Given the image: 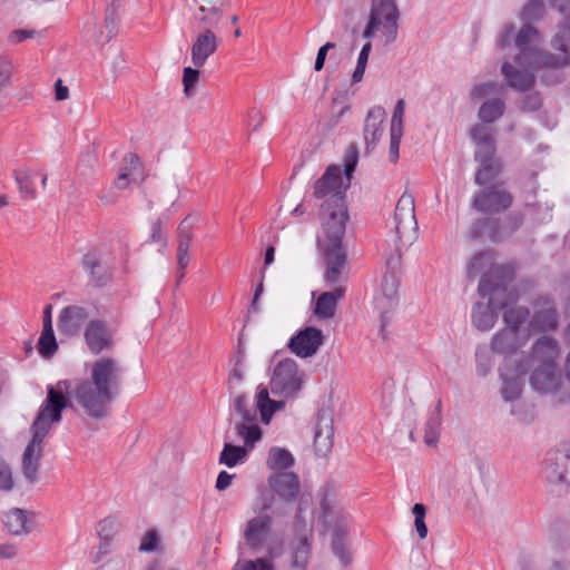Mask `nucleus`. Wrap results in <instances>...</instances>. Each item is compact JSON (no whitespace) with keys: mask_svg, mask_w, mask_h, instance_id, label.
Instances as JSON below:
<instances>
[{"mask_svg":"<svg viewBox=\"0 0 570 570\" xmlns=\"http://www.w3.org/2000/svg\"><path fill=\"white\" fill-rule=\"evenodd\" d=\"M122 376L124 367L118 360L101 357L91 364L89 377L80 380L75 387L70 381L62 380L56 386L49 385L47 390H60L67 401L66 407L81 410L94 420H104L119 394Z\"/></svg>","mask_w":570,"mask_h":570,"instance_id":"1","label":"nucleus"},{"mask_svg":"<svg viewBox=\"0 0 570 570\" xmlns=\"http://www.w3.org/2000/svg\"><path fill=\"white\" fill-rule=\"evenodd\" d=\"M345 190L341 169L330 166L314 185V197L320 200V218L323 230L330 244L327 246H342L348 219L345 204Z\"/></svg>","mask_w":570,"mask_h":570,"instance_id":"2","label":"nucleus"},{"mask_svg":"<svg viewBox=\"0 0 570 570\" xmlns=\"http://www.w3.org/2000/svg\"><path fill=\"white\" fill-rule=\"evenodd\" d=\"M514 278L513 269L509 266H491L479 283L478 291L487 303H475L472 308V323L482 332L490 331L497 323V309L509 307L517 302L518 293L511 286Z\"/></svg>","mask_w":570,"mask_h":570,"instance_id":"3","label":"nucleus"},{"mask_svg":"<svg viewBox=\"0 0 570 570\" xmlns=\"http://www.w3.org/2000/svg\"><path fill=\"white\" fill-rule=\"evenodd\" d=\"M66 404L67 401L60 390L48 389L47 397L30 428L31 441L22 454V473L29 484H35L39 480L42 442L52 425L61 421V413L66 409Z\"/></svg>","mask_w":570,"mask_h":570,"instance_id":"4","label":"nucleus"},{"mask_svg":"<svg viewBox=\"0 0 570 570\" xmlns=\"http://www.w3.org/2000/svg\"><path fill=\"white\" fill-rule=\"evenodd\" d=\"M234 409L240 417V421L235 423V433L243 440L244 446L233 445L230 443L224 445L219 456V463L228 468H233L242 461L262 438L257 411L248 406L245 394L240 393L235 396Z\"/></svg>","mask_w":570,"mask_h":570,"instance_id":"5","label":"nucleus"},{"mask_svg":"<svg viewBox=\"0 0 570 570\" xmlns=\"http://www.w3.org/2000/svg\"><path fill=\"white\" fill-rule=\"evenodd\" d=\"M470 135L475 144V160L480 163L475 184L484 186L493 181L501 170L500 160L495 157L494 130L489 126L475 125Z\"/></svg>","mask_w":570,"mask_h":570,"instance_id":"6","label":"nucleus"},{"mask_svg":"<svg viewBox=\"0 0 570 570\" xmlns=\"http://www.w3.org/2000/svg\"><path fill=\"white\" fill-rule=\"evenodd\" d=\"M570 570V546L551 543L542 549H522L515 570Z\"/></svg>","mask_w":570,"mask_h":570,"instance_id":"7","label":"nucleus"},{"mask_svg":"<svg viewBox=\"0 0 570 570\" xmlns=\"http://www.w3.org/2000/svg\"><path fill=\"white\" fill-rule=\"evenodd\" d=\"M318 521L325 530L347 527L348 512L338 488L333 483L323 484L317 493Z\"/></svg>","mask_w":570,"mask_h":570,"instance_id":"8","label":"nucleus"},{"mask_svg":"<svg viewBox=\"0 0 570 570\" xmlns=\"http://www.w3.org/2000/svg\"><path fill=\"white\" fill-rule=\"evenodd\" d=\"M304 382V372L298 368L295 360L286 357L274 367L269 382L271 392L283 399H291L298 394Z\"/></svg>","mask_w":570,"mask_h":570,"instance_id":"9","label":"nucleus"},{"mask_svg":"<svg viewBox=\"0 0 570 570\" xmlns=\"http://www.w3.org/2000/svg\"><path fill=\"white\" fill-rule=\"evenodd\" d=\"M272 523V517L268 514H259L252 518L246 523L244 539L252 550L256 552L266 550L267 556L274 559L282 553V547L273 546L269 542Z\"/></svg>","mask_w":570,"mask_h":570,"instance_id":"10","label":"nucleus"},{"mask_svg":"<svg viewBox=\"0 0 570 570\" xmlns=\"http://www.w3.org/2000/svg\"><path fill=\"white\" fill-rule=\"evenodd\" d=\"M500 89L501 86L498 82L489 81L474 86L471 91V98L473 100L485 99L478 111V117L484 126L497 121L504 114V101L499 97L489 98L490 96L497 95Z\"/></svg>","mask_w":570,"mask_h":570,"instance_id":"11","label":"nucleus"},{"mask_svg":"<svg viewBox=\"0 0 570 570\" xmlns=\"http://www.w3.org/2000/svg\"><path fill=\"white\" fill-rule=\"evenodd\" d=\"M293 531L295 538L291 542L293 553L292 564L293 567L304 569L311 551L313 521L312 519L307 520L305 518L302 507H298L296 511L293 523Z\"/></svg>","mask_w":570,"mask_h":570,"instance_id":"12","label":"nucleus"},{"mask_svg":"<svg viewBox=\"0 0 570 570\" xmlns=\"http://www.w3.org/2000/svg\"><path fill=\"white\" fill-rule=\"evenodd\" d=\"M544 66L543 63H529V59H523L522 65L504 61L501 66V73L507 86L515 91H528L535 83L534 70Z\"/></svg>","mask_w":570,"mask_h":570,"instance_id":"13","label":"nucleus"},{"mask_svg":"<svg viewBox=\"0 0 570 570\" xmlns=\"http://www.w3.org/2000/svg\"><path fill=\"white\" fill-rule=\"evenodd\" d=\"M527 371L528 368L523 362L514 364L511 358H504L503 364L499 368L502 380L500 393L504 401L512 402L520 397Z\"/></svg>","mask_w":570,"mask_h":570,"instance_id":"14","label":"nucleus"},{"mask_svg":"<svg viewBox=\"0 0 570 570\" xmlns=\"http://www.w3.org/2000/svg\"><path fill=\"white\" fill-rule=\"evenodd\" d=\"M395 233L399 239L406 238L412 240L417 230V222L415 217L414 197L409 193H403L399 198L395 212Z\"/></svg>","mask_w":570,"mask_h":570,"instance_id":"15","label":"nucleus"},{"mask_svg":"<svg viewBox=\"0 0 570 570\" xmlns=\"http://www.w3.org/2000/svg\"><path fill=\"white\" fill-rule=\"evenodd\" d=\"M538 36L537 29L531 23H524L514 39V61L522 65L523 59H529V63H543L548 60L547 51H542L532 46Z\"/></svg>","mask_w":570,"mask_h":570,"instance_id":"16","label":"nucleus"},{"mask_svg":"<svg viewBox=\"0 0 570 570\" xmlns=\"http://www.w3.org/2000/svg\"><path fill=\"white\" fill-rule=\"evenodd\" d=\"M512 202V195L501 185H495L478 193L473 199V207L484 214H498L508 209Z\"/></svg>","mask_w":570,"mask_h":570,"instance_id":"17","label":"nucleus"},{"mask_svg":"<svg viewBox=\"0 0 570 570\" xmlns=\"http://www.w3.org/2000/svg\"><path fill=\"white\" fill-rule=\"evenodd\" d=\"M379 17H384V42H394L399 31L400 12L395 0H372L371 4V28L376 23Z\"/></svg>","mask_w":570,"mask_h":570,"instance_id":"18","label":"nucleus"},{"mask_svg":"<svg viewBox=\"0 0 570 570\" xmlns=\"http://www.w3.org/2000/svg\"><path fill=\"white\" fill-rule=\"evenodd\" d=\"M324 344V334L322 330L307 326L298 331L291 337L287 347L289 351L301 358L314 356Z\"/></svg>","mask_w":570,"mask_h":570,"instance_id":"19","label":"nucleus"},{"mask_svg":"<svg viewBox=\"0 0 570 570\" xmlns=\"http://www.w3.org/2000/svg\"><path fill=\"white\" fill-rule=\"evenodd\" d=\"M544 476L551 484H570V448L547 453Z\"/></svg>","mask_w":570,"mask_h":570,"instance_id":"20","label":"nucleus"},{"mask_svg":"<svg viewBox=\"0 0 570 570\" xmlns=\"http://www.w3.org/2000/svg\"><path fill=\"white\" fill-rule=\"evenodd\" d=\"M559 355L560 348L558 341L550 336H541L533 344L530 355L521 362H523L527 367L558 365Z\"/></svg>","mask_w":570,"mask_h":570,"instance_id":"21","label":"nucleus"},{"mask_svg":"<svg viewBox=\"0 0 570 570\" xmlns=\"http://www.w3.org/2000/svg\"><path fill=\"white\" fill-rule=\"evenodd\" d=\"M83 336L92 354L98 355L114 346V332L105 321H89L85 328Z\"/></svg>","mask_w":570,"mask_h":570,"instance_id":"22","label":"nucleus"},{"mask_svg":"<svg viewBox=\"0 0 570 570\" xmlns=\"http://www.w3.org/2000/svg\"><path fill=\"white\" fill-rule=\"evenodd\" d=\"M531 368H533V372L530 376V383L534 390L542 393H562L564 382L558 365L531 366Z\"/></svg>","mask_w":570,"mask_h":570,"instance_id":"23","label":"nucleus"},{"mask_svg":"<svg viewBox=\"0 0 570 570\" xmlns=\"http://www.w3.org/2000/svg\"><path fill=\"white\" fill-rule=\"evenodd\" d=\"M528 331H515L503 327L491 338L490 345L495 354L505 355V358L523 347L529 340Z\"/></svg>","mask_w":570,"mask_h":570,"instance_id":"24","label":"nucleus"},{"mask_svg":"<svg viewBox=\"0 0 570 570\" xmlns=\"http://www.w3.org/2000/svg\"><path fill=\"white\" fill-rule=\"evenodd\" d=\"M219 46V39L210 28H204L195 36L190 48L191 63L196 68H202L207 59L216 52Z\"/></svg>","mask_w":570,"mask_h":570,"instance_id":"25","label":"nucleus"},{"mask_svg":"<svg viewBox=\"0 0 570 570\" xmlns=\"http://www.w3.org/2000/svg\"><path fill=\"white\" fill-rule=\"evenodd\" d=\"M228 0H198V8L193 13V21L199 30L210 28L215 31L224 16Z\"/></svg>","mask_w":570,"mask_h":570,"instance_id":"26","label":"nucleus"},{"mask_svg":"<svg viewBox=\"0 0 570 570\" xmlns=\"http://www.w3.org/2000/svg\"><path fill=\"white\" fill-rule=\"evenodd\" d=\"M399 277L386 272L382 278L380 293L375 296V306L381 312L382 328L386 324L385 314L397 305Z\"/></svg>","mask_w":570,"mask_h":570,"instance_id":"27","label":"nucleus"},{"mask_svg":"<svg viewBox=\"0 0 570 570\" xmlns=\"http://www.w3.org/2000/svg\"><path fill=\"white\" fill-rule=\"evenodd\" d=\"M273 492L284 502L292 503L301 491L299 476L294 472H277L268 478Z\"/></svg>","mask_w":570,"mask_h":570,"instance_id":"28","label":"nucleus"},{"mask_svg":"<svg viewBox=\"0 0 570 570\" xmlns=\"http://www.w3.org/2000/svg\"><path fill=\"white\" fill-rule=\"evenodd\" d=\"M559 316L553 302L540 297L534 303V313L530 320V327L535 332L554 331L558 327Z\"/></svg>","mask_w":570,"mask_h":570,"instance_id":"29","label":"nucleus"},{"mask_svg":"<svg viewBox=\"0 0 570 570\" xmlns=\"http://www.w3.org/2000/svg\"><path fill=\"white\" fill-rule=\"evenodd\" d=\"M90 312L80 305H70L61 309L58 317V330L67 336L79 334L83 324L88 321Z\"/></svg>","mask_w":570,"mask_h":570,"instance_id":"30","label":"nucleus"},{"mask_svg":"<svg viewBox=\"0 0 570 570\" xmlns=\"http://www.w3.org/2000/svg\"><path fill=\"white\" fill-rule=\"evenodd\" d=\"M324 279L328 285H342L343 271L346 265V254L342 246H326Z\"/></svg>","mask_w":570,"mask_h":570,"instance_id":"31","label":"nucleus"},{"mask_svg":"<svg viewBox=\"0 0 570 570\" xmlns=\"http://www.w3.org/2000/svg\"><path fill=\"white\" fill-rule=\"evenodd\" d=\"M334 444V423L332 415L326 411H321L317 415V422L314 434V448L318 455L325 456L331 452Z\"/></svg>","mask_w":570,"mask_h":570,"instance_id":"32","label":"nucleus"},{"mask_svg":"<svg viewBox=\"0 0 570 570\" xmlns=\"http://www.w3.org/2000/svg\"><path fill=\"white\" fill-rule=\"evenodd\" d=\"M386 112L382 107H373L368 110L364 124V140L366 144V153L375 148L377 141L384 132L383 122Z\"/></svg>","mask_w":570,"mask_h":570,"instance_id":"33","label":"nucleus"},{"mask_svg":"<svg viewBox=\"0 0 570 570\" xmlns=\"http://www.w3.org/2000/svg\"><path fill=\"white\" fill-rule=\"evenodd\" d=\"M552 47L559 53L548 52L546 67H562L570 63V26L561 27L552 39Z\"/></svg>","mask_w":570,"mask_h":570,"instance_id":"34","label":"nucleus"},{"mask_svg":"<svg viewBox=\"0 0 570 570\" xmlns=\"http://www.w3.org/2000/svg\"><path fill=\"white\" fill-rule=\"evenodd\" d=\"M30 515L33 513L20 508H12L3 515L4 528L13 535H27L33 529Z\"/></svg>","mask_w":570,"mask_h":570,"instance_id":"35","label":"nucleus"},{"mask_svg":"<svg viewBox=\"0 0 570 570\" xmlns=\"http://www.w3.org/2000/svg\"><path fill=\"white\" fill-rule=\"evenodd\" d=\"M345 295V286H335L333 291L322 293L314 307V314L320 320H328L335 316L337 301Z\"/></svg>","mask_w":570,"mask_h":570,"instance_id":"36","label":"nucleus"},{"mask_svg":"<svg viewBox=\"0 0 570 570\" xmlns=\"http://www.w3.org/2000/svg\"><path fill=\"white\" fill-rule=\"evenodd\" d=\"M284 401H276L269 397V391L266 386L259 385L256 393V407L259 411L263 423L268 424L273 414L283 409Z\"/></svg>","mask_w":570,"mask_h":570,"instance_id":"37","label":"nucleus"},{"mask_svg":"<svg viewBox=\"0 0 570 570\" xmlns=\"http://www.w3.org/2000/svg\"><path fill=\"white\" fill-rule=\"evenodd\" d=\"M346 535L347 527L333 530L332 551L338 558L343 567H347L352 562L351 551L345 540Z\"/></svg>","mask_w":570,"mask_h":570,"instance_id":"38","label":"nucleus"},{"mask_svg":"<svg viewBox=\"0 0 570 570\" xmlns=\"http://www.w3.org/2000/svg\"><path fill=\"white\" fill-rule=\"evenodd\" d=\"M294 463L295 459L293 454L284 448L274 446L268 451L266 465L269 470L283 471L292 468Z\"/></svg>","mask_w":570,"mask_h":570,"instance_id":"39","label":"nucleus"},{"mask_svg":"<svg viewBox=\"0 0 570 570\" xmlns=\"http://www.w3.org/2000/svg\"><path fill=\"white\" fill-rule=\"evenodd\" d=\"M82 266L90 275V282L95 286H104L107 284L109 276L106 269L100 265L95 254L88 253L82 258Z\"/></svg>","mask_w":570,"mask_h":570,"instance_id":"40","label":"nucleus"},{"mask_svg":"<svg viewBox=\"0 0 570 570\" xmlns=\"http://www.w3.org/2000/svg\"><path fill=\"white\" fill-rule=\"evenodd\" d=\"M530 311L528 307H505V312L503 313V322L505 324L504 327L515 331H527L525 328H522V325L528 321Z\"/></svg>","mask_w":570,"mask_h":570,"instance_id":"41","label":"nucleus"},{"mask_svg":"<svg viewBox=\"0 0 570 570\" xmlns=\"http://www.w3.org/2000/svg\"><path fill=\"white\" fill-rule=\"evenodd\" d=\"M37 177L38 173L29 168H21L14 171V178L19 186L20 193L32 199L36 197L35 179Z\"/></svg>","mask_w":570,"mask_h":570,"instance_id":"42","label":"nucleus"},{"mask_svg":"<svg viewBox=\"0 0 570 570\" xmlns=\"http://www.w3.org/2000/svg\"><path fill=\"white\" fill-rule=\"evenodd\" d=\"M441 407L442 403L439 400L435 410L431 413L425 424L424 441L428 445H434L439 440V430L442 423Z\"/></svg>","mask_w":570,"mask_h":570,"instance_id":"43","label":"nucleus"},{"mask_svg":"<svg viewBox=\"0 0 570 570\" xmlns=\"http://www.w3.org/2000/svg\"><path fill=\"white\" fill-rule=\"evenodd\" d=\"M245 351L238 347L236 355L230 361V372L228 379L229 390H234L239 385L245 375Z\"/></svg>","mask_w":570,"mask_h":570,"instance_id":"44","label":"nucleus"},{"mask_svg":"<svg viewBox=\"0 0 570 570\" xmlns=\"http://www.w3.org/2000/svg\"><path fill=\"white\" fill-rule=\"evenodd\" d=\"M197 222V217L193 215L186 216L177 228V248H190L194 239V228Z\"/></svg>","mask_w":570,"mask_h":570,"instance_id":"45","label":"nucleus"},{"mask_svg":"<svg viewBox=\"0 0 570 570\" xmlns=\"http://www.w3.org/2000/svg\"><path fill=\"white\" fill-rule=\"evenodd\" d=\"M494 351H492L491 345H479L475 350V360H476V373L479 376H487L494 364L493 361Z\"/></svg>","mask_w":570,"mask_h":570,"instance_id":"46","label":"nucleus"},{"mask_svg":"<svg viewBox=\"0 0 570 570\" xmlns=\"http://www.w3.org/2000/svg\"><path fill=\"white\" fill-rule=\"evenodd\" d=\"M120 171L128 174L136 184H140L145 179L140 159L136 154L129 153L124 157Z\"/></svg>","mask_w":570,"mask_h":570,"instance_id":"47","label":"nucleus"},{"mask_svg":"<svg viewBox=\"0 0 570 570\" xmlns=\"http://www.w3.org/2000/svg\"><path fill=\"white\" fill-rule=\"evenodd\" d=\"M544 12L546 4L534 0H528V3L523 7L520 17L524 22L531 23L540 20L544 16Z\"/></svg>","mask_w":570,"mask_h":570,"instance_id":"48","label":"nucleus"},{"mask_svg":"<svg viewBox=\"0 0 570 570\" xmlns=\"http://www.w3.org/2000/svg\"><path fill=\"white\" fill-rule=\"evenodd\" d=\"M371 50H372V43L368 40L362 47V49H361V51L358 53L356 67H355L354 72L352 75V81L354 83H357V82H360L363 79V76H364V72H365V69H366V65H367V60H368V56L371 53Z\"/></svg>","mask_w":570,"mask_h":570,"instance_id":"49","label":"nucleus"},{"mask_svg":"<svg viewBox=\"0 0 570 570\" xmlns=\"http://www.w3.org/2000/svg\"><path fill=\"white\" fill-rule=\"evenodd\" d=\"M57 342L53 331H43L38 342V351L43 357H50L57 351Z\"/></svg>","mask_w":570,"mask_h":570,"instance_id":"50","label":"nucleus"},{"mask_svg":"<svg viewBox=\"0 0 570 570\" xmlns=\"http://www.w3.org/2000/svg\"><path fill=\"white\" fill-rule=\"evenodd\" d=\"M199 71L196 67H186L183 70V85H184V94L187 97H191L195 95V87L199 81Z\"/></svg>","mask_w":570,"mask_h":570,"instance_id":"51","label":"nucleus"},{"mask_svg":"<svg viewBox=\"0 0 570 570\" xmlns=\"http://www.w3.org/2000/svg\"><path fill=\"white\" fill-rule=\"evenodd\" d=\"M105 28L107 30L106 37H96L95 42L98 45H104L110 41V39L115 36L117 29V16L114 9L106 10L105 17Z\"/></svg>","mask_w":570,"mask_h":570,"instance_id":"52","label":"nucleus"},{"mask_svg":"<svg viewBox=\"0 0 570 570\" xmlns=\"http://www.w3.org/2000/svg\"><path fill=\"white\" fill-rule=\"evenodd\" d=\"M412 512L415 517L414 525L416 529V532L421 539H425L428 535V528L425 524V515H426V508L422 503H415L412 508Z\"/></svg>","mask_w":570,"mask_h":570,"instance_id":"53","label":"nucleus"},{"mask_svg":"<svg viewBox=\"0 0 570 570\" xmlns=\"http://www.w3.org/2000/svg\"><path fill=\"white\" fill-rule=\"evenodd\" d=\"M490 256L487 254H478L475 255L468 266V274L470 277H475L479 273L483 271V268L490 265Z\"/></svg>","mask_w":570,"mask_h":570,"instance_id":"54","label":"nucleus"},{"mask_svg":"<svg viewBox=\"0 0 570 570\" xmlns=\"http://www.w3.org/2000/svg\"><path fill=\"white\" fill-rule=\"evenodd\" d=\"M13 488L12 471L9 464L0 458V490L10 491Z\"/></svg>","mask_w":570,"mask_h":570,"instance_id":"55","label":"nucleus"},{"mask_svg":"<svg viewBox=\"0 0 570 570\" xmlns=\"http://www.w3.org/2000/svg\"><path fill=\"white\" fill-rule=\"evenodd\" d=\"M159 543V537L156 530L147 531L141 538V542L139 546L140 552H151L155 551Z\"/></svg>","mask_w":570,"mask_h":570,"instance_id":"56","label":"nucleus"},{"mask_svg":"<svg viewBox=\"0 0 570 570\" xmlns=\"http://www.w3.org/2000/svg\"><path fill=\"white\" fill-rule=\"evenodd\" d=\"M405 109V102L403 99L396 101L391 119V130L403 132V115Z\"/></svg>","mask_w":570,"mask_h":570,"instance_id":"57","label":"nucleus"},{"mask_svg":"<svg viewBox=\"0 0 570 570\" xmlns=\"http://www.w3.org/2000/svg\"><path fill=\"white\" fill-rule=\"evenodd\" d=\"M239 570H273L272 562L266 558H258L256 560H247L242 563H237Z\"/></svg>","mask_w":570,"mask_h":570,"instance_id":"58","label":"nucleus"},{"mask_svg":"<svg viewBox=\"0 0 570 570\" xmlns=\"http://www.w3.org/2000/svg\"><path fill=\"white\" fill-rule=\"evenodd\" d=\"M247 117H248V127L250 128L252 131L259 130L266 119L264 112L257 107L250 108L248 110Z\"/></svg>","mask_w":570,"mask_h":570,"instance_id":"59","label":"nucleus"},{"mask_svg":"<svg viewBox=\"0 0 570 570\" xmlns=\"http://www.w3.org/2000/svg\"><path fill=\"white\" fill-rule=\"evenodd\" d=\"M514 39H515L514 26L507 24L498 39V46L501 47L502 49L508 48V47L514 48Z\"/></svg>","mask_w":570,"mask_h":570,"instance_id":"60","label":"nucleus"},{"mask_svg":"<svg viewBox=\"0 0 570 570\" xmlns=\"http://www.w3.org/2000/svg\"><path fill=\"white\" fill-rule=\"evenodd\" d=\"M390 135H391V139H390L389 157L392 163H395L399 159L400 142H401L403 132L390 130Z\"/></svg>","mask_w":570,"mask_h":570,"instance_id":"61","label":"nucleus"},{"mask_svg":"<svg viewBox=\"0 0 570 570\" xmlns=\"http://www.w3.org/2000/svg\"><path fill=\"white\" fill-rule=\"evenodd\" d=\"M541 107V97L539 94H530L522 98L520 108L524 111H534Z\"/></svg>","mask_w":570,"mask_h":570,"instance_id":"62","label":"nucleus"},{"mask_svg":"<svg viewBox=\"0 0 570 570\" xmlns=\"http://www.w3.org/2000/svg\"><path fill=\"white\" fill-rule=\"evenodd\" d=\"M357 149L355 146H351L345 155V175L347 179L350 180L352 173L355 170L356 164H357Z\"/></svg>","mask_w":570,"mask_h":570,"instance_id":"63","label":"nucleus"},{"mask_svg":"<svg viewBox=\"0 0 570 570\" xmlns=\"http://www.w3.org/2000/svg\"><path fill=\"white\" fill-rule=\"evenodd\" d=\"M13 71V63L8 57H0V81L8 85Z\"/></svg>","mask_w":570,"mask_h":570,"instance_id":"64","label":"nucleus"}]
</instances>
